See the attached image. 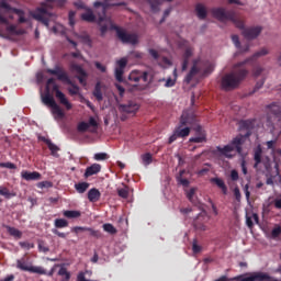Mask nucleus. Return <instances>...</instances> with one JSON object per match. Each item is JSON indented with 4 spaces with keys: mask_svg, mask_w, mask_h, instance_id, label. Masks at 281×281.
Segmentation results:
<instances>
[{
    "mask_svg": "<svg viewBox=\"0 0 281 281\" xmlns=\"http://www.w3.org/2000/svg\"><path fill=\"white\" fill-rule=\"evenodd\" d=\"M267 54H269V50H267V48H261L250 58L235 64L233 70L222 77V89H224V91H234V89H238V87H240V82H243L249 74V70L245 68L247 63H251V60H256L257 58H260V56H267Z\"/></svg>",
    "mask_w": 281,
    "mask_h": 281,
    "instance_id": "f257e3e1",
    "label": "nucleus"
},
{
    "mask_svg": "<svg viewBox=\"0 0 281 281\" xmlns=\"http://www.w3.org/2000/svg\"><path fill=\"white\" fill-rule=\"evenodd\" d=\"M104 1L105 2L95 1V3H94V8H99V5L102 7L103 16H101L99 19L101 36H104V34H106V32H109V30L110 31L115 30L116 36H117V38H120L121 42L127 43L130 45H137V43H139V37L137 36V34L126 33V31L117 27V25H115L113 23V20H111V18L106 16V10H109V8H111V5H124V2H120L116 4H110L109 2H106L109 0H104Z\"/></svg>",
    "mask_w": 281,
    "mask_h": 281,
    "instance_id": "f03ea898",
    "label": "nucleus"
},
{
    "mask_svg": "<svg viewBox=\"0 0 281 281\" xmlns=\"http://www.w3.org/2000/svg\"><path fill=\"white\" fill-rule=\"evenodd\" d=\"M211 12L214 19H217V21H221L222 23H225V21H232L235 27H237L238 30H243L241 34L247 38V41H254V38H258V36H260L262 32L261 26H252L245 29V21L236 16V12L232 10L227 11L224 8H215L212 9Z\"/></svg>",
    "mask_w": 281,
    "mask_h": 281,
    "instance_id": "7ed1b4c3",
    "label": "nucleus"
},
{
    "mask_svg": "<svg viewBox=\"0 0 281 281\" xmlns=\"http://www.w3.org/2000/svg\"><path fill=\"white\" fill-rule=\"evenodd\" d=\"M52 85H53L52 91L55 93V97L57 98V100L64 106H66L67 111H71L74 105H71L69 100H67V97L65 95V93L60 91V89L58 88V85H56V79L49 78L46 81V93L42 95V102L46 104V106H50L53 115H57V117L63 120V117H65V112H63V109H60V105L56 103V100H54V97H52V94L49 93V87H52Z\"/></svg>",
    "mask_w": 281,
    "mask_h": 281,
    "instance_id": "20e7f679",
    "label": "nucleus"
},
{
    "mask_svg": "<svg viewBox=\"0 0 281 281\" xmlns=\"http://www.w3.org/2000/svg\"><path fill=\"white\" fill-rule=\"evenodd\" d=\"M67 0H46L42 3V7L36 8L31 12L32 19L43 23L46 27H49V19H52V13L47 11V8H65Z\"/></svg>",
    "mask_w": 281,
    "mask_h": 281,
    "instance_id": "39448f33",
    "label": "nucleus"
},
{
    "mask_svg": "<svg viewBox=\"0 0 281 281\" xmlns=\"http://www.w3.org/2000/svg\"><path fill=\"white\" fill-rule=\"evenodd\" d=\"M196 122V116H194L193 113L183 112L179 125L176 126L172 135L168 139V144H173V142H177V139L188 137L190 135V127H183V126H192Z\"/></svg>",
    "mask_w": 281,
    "mask_h": 281,
    "instance_id": "423d86ee",
    "label": "nucleus"
},
{
    "mask_svg": "<svg viewBox=\"0 0 281 281\" xmlns=\"http://www.w3.org/2000/svg\"><path fill=\"white\" fill-rule=\"evenodd\" d=\"M244 144H245V136H243V134H239L235 138H233L228 145L224 147L217 146L216 149L218 153L223 155V157H226V159H234L235 155H233L232 153L236 150L238 155H240V153H243Z\"/></svg>",
    "mask_w": 281,
    "mask_h": 281,
    "instance_id": "0eeeda50",
    "label": "nucleus"
},
{
    "mask_svg": "<svg viewBox=\"0 0 281 281\" xmlns=\"http://www.w3.org/2000/svg\"><path fill=\"white\" fill-rule=\"evenodd\" d=\"M128 80L131 82H136L134 85V88L137 91H145V89H148V85H150V74L146 70H132Z\"/></svg>",
    "mask_w": 281,
    "mask_h": 281,
    "instance_id": "6e6552de",
    "label": "nucleus"
},
{
    "mask_svg": "<svg viewBox=\"0 0 281 281\" xmlns=\"http://www.w3.org/2000/svg\"><path fill=\"white\" fill-rule=\"evenodd\" d=\"M50 76H56L57 80H60L61 82H66V85H70L71 88L68 89L70 95H78L80 93V87L71 82V79H69V75L65 69L60 66H55L54 69L48 68L46 70Z\"/></svg>",
    "mask_w": 281,
    "mask_h": 281,
    "instance_id": "1a4fd4ad",
    "label": "nucleus"
},
{
    "mask_svg": "<svg viewBox=\"0 0 281 281\" xmlns=\"http://www.w3.org/2000/svg\"><path fill=\"white\" fill-rule=\"evenodd\" d=\"M207 223H210V215H207V212L202 211L193 221V227L199 232H207L210 229Z\"/></svg>",
    "mask_w": 281,
    "mask_h": 281,
    "instance_id": "9d476101",
    "label": "nucleus"
},
{
    "mask_svg": "<svg viewBox=\"0 0 281 281\" xmlns=\"http://www.w3.org/2000/svg\"><path fill=\"white\" fill-rule=\"evenodd\" d=\"M237 281H278V279L269 276V273L252 272L248 277H245V276L238 277Z\"/></svg>",
    "mask_w": 281,
    "mask_h": 281,
    "instance_id": "9b49d317",
    "label": "nucleus"
},
{
    "mask_svg": "<svg viewBox=\"0 0 281 281\" xmlns=\"http://www.w3.org/2000/svg\"><path fill=\"white\" fill-rule=\"evenodd\" d=\"M16 269H20V271H29V273H45V268L42 266H30L25 259L16 260Z\"/></svg>",
    "mask_w": 281,
    "mask_h": 281,
    "instance_id": "f8f14e48",
    "label": "nucleus"
},
{
    "mask_svg": "<svg viewBox=\"0 0 281 281\" xmlns=\"http://www.w3.org/2000/svg\"><path fill=\"white\" fill-rule=\"evenodd\" d=\"M70 70L74 71V74H77V80L79 81V85H82V87H87V79L89 78V74L82 66L78 64H70Z\"/></svg>",
    "mask_w": 281,
    "mask_h": 281,
    "instance_id": "ddd939ff",
    "label": "nucleus"
},
{
    "mask_svg": "<svg viewBox=\"0 0 281 281\" xmlns=\"http://www.w3.org/2000/svg\"><path fill=\"white\" fill-rule=\"evenodd\" d=\"M93 8H95V10H98L99 8L101 9V13H99L98 19L95 18V14H93V10L86 9V12L81 14V20L86 21L87 23H98V25H100V18L104 16V13L102 12V5L95 7L94 2Z\"/></svg>",
    "mask_w": 281,
    "mask_h": 281,
    "instance_id": "4468645a",
    "label": "nucleus"
},
{
    "mask_svg": "<svg viewBox=\"0 0 281 281\" xmlns=\"http://www.w3.org/2000/svg\"><path fill=\"white\" fill-rule=\"evenodd\" d=\"M0 25H7L8 34H12L14 36H21V34H23V30H18L16 25H14V24L8 25V19L2 16L1 13H0ZM0 36L2 38L5 37V34H3V30H1V29H0Z\"/></svg>",
    "mask_w": 281,
    "mask_h": 281,
    "instance_id": "2eb2a0df",
    "label": "nucleus"
},
{
    "mask_svg": "<svg viewBox=\"0 0 281 281\" xmlns=\"http://www.w3.org/2000/svg\"><path fill=\"white\" fill-rule=\"evenodd\" d=\"M54 225L56 228H53L52 232L55 234V236H58L59 238H67V233H60L58 229H65V227H69V222L65 218H56L54 221Z\"/></svg>",
    "mask_w": 281,
    "mask_h": 281,
    "instance_id": "dca6fc26",
    "label": "nucleus"
},
{
    "mask_svg": "<svg viewBox=\"0 0 281 281\" xmlns=\"http://www.w3.org/2000/svg\"><path fill=\"white\" fill-rule=\"evenodd\" d=\"M193 131L195 132L196 136L189 139L191 144H203V142H207L205 131H203V127L201 125H196L195 127H193Z\"/></svg>",
    "mask_w": 281,
    "mask_h": 281,
    "instance_id": "f3484780",
    "label": "nucleus"
},
{
    "mask_svg": "<svg viewBox=\"0 0 281 281\" xmlns=\"http://www.w3.org/2000/svg\"><path fill=\"white\" fill-rule=\"evenodd\" d=\"M120 111H122V113H137V111H139V104L135 101H128L120 105Z\"/></svg>",
    "mask_w": 281,
    "mask_h": 281,
    "instance_id": "a211bd4d",
    "label": "nucleus"
},
{
    "mask_svg": "<svg viewBox=\"0 0 281 281\" xmlns=\"http://www.w3.org/2000/svg\"><path fill=\"white\" fill-rule=\"evenodd\" d=\"M41 172L38 171H27V170H22L21 171V178L24 181H41Z\"/></svg>",
    "mask_w": 281,
    "mask_h": 281,
    "instance_id": "6ab92c4d",
    "label": "nucleus"
},
{
    "mask_svg": "<svg viewBox=\"0 0 281 281\" xmlns=\"http://www.w3.org/2000/svg\"><path fill=\"white\" fill-rule=\"evenodd\" d=\"M93 126L94 128L98 127V121L93 116L89 119V122H80L77 126V131L79 133H87L89 131V127Z\"/></svg>",
    "mask_w": 281,
    "mask_h": 281,
    "instance_id": "aec40b11",
    "label": "nucleus"
},
{
    "mask_svg": "<svg viewBox=\"0 0 281 281\" xmlns=\"http://www.w3.org/2000/svg\"><path fill=\"white\" fill-rule=\"evenodd\" d=\"M194 52V48L192 47H187L184 53H183V60H182V71H186L188 69V65H190V58H192V54Z\"/></svg>",
    "mask_w": 281,
    "mask_h": 281,
    "instance_id": "412c9836",
    "label": "nucleus"
},
{
    "mask_svg": "<svg viewBox=\"0 0 281 281\" xmlns=\"http://www.w3.org/2000/svg\"><path fill=\"white\" fill-rule=\"evenodd\" d=\"M196 63H198L196 60L193 61V66L191 67L189 74L184 78V82H187V85H190L194 79V76H196L199 71H201L196 66Z\"/></svg>",
    "mask_w": 281,
    "mask_h": 281,
    "instance_id": "4be33fe9",
    "label": "nucleus"
},
{
    "mask_svg": "<svg viewBox=\"0 0 281 281\" xmlns=\"http://www.w3.org/2000/svg\"><path fill=\"white\" fill-rule=\"evenodd\" d=\"M254 168L258 169V166H260V164H262V147L259 145L257 146V148L254 151Z\"/></svg>",
    "mask_w": 281,
    "mask_h": 281,
    "instance_id": "5701e85b",
    "label": "nucleus"
},
{
    "mask_svg": "<svg viewBox=\"0 0 281 281\" xmlns=\"http://www.w3.org/2000/svg\"><path fill=\"white\" fill-rule=\"evenodd\" d=\"M100 170H102V166L100 164H93L90 167H87L85 177H93V175H98Z\"/></svg>",
    "mask_w": 281,
    "mask_h": 281,
    "instance_id": "b1692460",
    "label": "nucleus"
},
{
    "mask_svg": "<svg viewBox=\"0 0 281 281\" xmlns=\"http://www.w3.org/2000/svg\"><path fill=\"white\" fill-rule=\"evenodd\" d=\"M102 196V193H100V190L92 188L88 191V201L90 203H98V200Z\"/></svg>",
    "mask_w": 281,
    "mask_h": 281,
    "instance_id": "393cba45",
    "label": "nucleus"
},
{
    "mask_svg": "<svg viewBox=\"0 0 281 281\" xmlns=\"http://www.w3.org/2000/svg\"><path fill=\"white\" fill-rule=\"evenodd\" d=\"M195 12H196V16L201 21L207 19V9H205V5H203L202 3H198L195 5Z\"/></svg>",
    "mask_w": 281,
    "mask_h": 281,
    "instance_id": "a878e982",
    "label": "nucleus"
},
{
    "mask_svg": "<svg viewBox=\"0 0 281 281\" xmlns=\"http://www.w3.org/2000/svg\"><path fill=\"white\" fill-rule=\"evenodd\" d=\"M210 181L218 187L223 194H227V184H225V181L222 178H211Z\"/></svg>",
    "mask_w": 281,
    "mask_h": 281,
    "instance_id": "bb28decb",
    "label": "nucleus"
},
{
    "mask_svg": "<svg viewBox=\"0 0 281 281\" xmlns=\"http://www.w3.org/2000/svg\"><path fill=\"white\" fill-rule=\"evenodd\" d=\"M92 94L94 95L95 100H98V102H102V100H104V97L102 95V83H95Z\"/></svg>",
    "mask_w": 281,
    "mask_h": 281,
    "instance_id": "cd10ccee",
    "label": "nucleus"
},
{
    "mask_svg": "<svg viewBox=\"0 0 281 281\" xmlns=\"http://www.w3.org/2000/svg\"><path fill=\"white\" fill-rule=\"evenodd\" d=\"M232 42L234 43L235 47L237 49H240V54H245L246 52H249V44L245 46V48H240V40L238 35H232Z\"/></svg>",
    "mask_w": 281,
    "mask_h": 281,
    "instance_id": "c85d7f7f",
    "label": "nucleus"
},
{
    "mask_svg": "<svg viewBox=\"0 0 281 281\" xmlns=\"http://www.w3.org/2000/svg\"><path fill=\"white\" fill-rule=\"evenodd\" d=\"M57 274L63 278L60 281H69V280H71V272H69L67 270V268H65V267H61L58 270Z\"/></svg>",
    "mask_w": 281,
    "mask_h": 281,
    "instance_id": "c756f323",
    "label": "nucleus"
},
{
    "mask_svg": "<svg viewBox=\"0 0 281 281\" xmlns=\"http://www.w3.org/2000/svg\"><path fill=\"white\" fill-rule=\"evenodd\" d=\"M239 128L241 131H251L254 128V121L251 120H243L239 122Z\"/></svg>",
    "mask_w": 281,
    "mask_h": 281,
    "instance_id": "7c9ffc66",
    "label": "nucleus"
},
{
    "mask_svg": "<svg viewBox=\"0 0 281 281\" xmlns=\"http://www.w3.org/2000/svg\"><path fill=\"white\" fill-rule=\"evenodd\" d=\"M75 190H77L78 194H85V192H87V190H89V182L76 183Z\"/></svg>",
    "mask_w": 281,
    "mask_h": 281,
    "instance_id": "2f4dec72",
    "label": "nucleus"
},
{
    "mask_svg": "<svg viewBox=\"0 0 281 281\" xmlns=\"http://www.w3.org/2000/svg\"><path fill=\"white\" fill-rule=\"evenodd\" d=\"M7 231H8V234H10V236H13V238H22L23 237V233L21 231H19L18 228H14L12 226H7Z\"/></svg>",
    "mask_w": 281,
    "mask_h": 281,
    "instance_id": "473e14b6",
    "label": "nucleus"
},
{
    "mask_svg": "<svg viewBox=\"0 0 281 281\" xmlns=\"http://www.w3.org/2000/svg\"><path fill=\"white\" fill-rule=\"evenodd\" d=\"M63 214L66 218H80L82 215L80 211H64Z\"/></svg>",
    "mask_w": 281,
    "mask_h": 281,
    "instance_id": "72a5a7b5",
    "label": "nucleus"
},
{
    "mask_svg": "<svg viewBox=\"0 0 281 281\" xmlns=\"http://www.w3.org/2000/svg\"><path fill=\"white\" fill-rule=\"evenodd\" d=\"M0 8H2V10H5L7 12H14L15 14H21V10L12 9V7H10V4L4 1L0 3Z\"/></svg>",
    "mask_w": 281,
    "mask_h": 281,
    "instance_id": "f704fd0d",
    "label": "nucleus"
},
{
    "mask_svg": "<svg viewBox=\"0 0 281 281\" xmlns=\"http://www.w3.org/2000/svg\"><path fill=\"white\" fill-rule=\"evenodd\" d=\"M183 175H186V170H181L178 177V183H180V186H183L184 188H188V186H190V180L189 179H183Z\"/></svg>",
    "mask_w": 281,
    "mask_h": 281,
    "instance_id": "c9c22d12",
    "label": "nucleus"
},
{
    "mask_svg": "<svg viewBox=\"0 0 281 281\" xmlns=\"http://www.w3.org/2000/svg\"><path fill=\"white\" fill-rule=\"evenodd\" d=\"M46 146H48V149L50 150V155L53 157H58V150H60L59 147H57L54 143H52V140L48 142V145Z\"/></svg>",
    "mask_w": 281,
    "mask_h": 281,
    "instance_id": "e433bc0d",
    "label": "nucleus"
},
{
    "mask_svg": "<svg viewBox=\"0 0 281 281\" xmlns=\"http://www.w3.org/2000/svg\"><path fill=\"white\" fill-rule=\"evenodd\" d=\"M103 229L108 233V234H117V228H115V226H113V224L111 223H106L103 224Z\"/></svg>",
    "mask_w": 281,
    "mask_h": 281,
    "instance_id": "4c0bfd02",
    "label": "nucleus"
},
{
    "mask_svg": "<svg viewBox=\"0 0 281 281\" xmlns=\"http://www.w3.org/2000/svg\"><path fill=\"white\" fill-rule=\"evenodd\" d=\"M142 160L144 166H150L153 164V155L150 153L144 154Z\"/></svg>",
    "mask_w": 281,
    "mask_h": 281,
    "instance_id": "58836bf2",
    "label": "nucleus"
},
{
    "mask_svg": "<svg viewBox=\"0 0 281 281\" xmlns=\"http://www.w3.org/2000/svg\"><path fill=\"white\" fill-rule=\"evenodd\" d=\"M124 68H115V78L117 82H124Z\"/></svg>",
    "mask_w": 281,
    "mask_h": 281,
    "instance_id": "ea45409f",
    "label": "nucleus"
},
{
    "mask_svg": "<svg viewBox=\"0 0 281 281\" xmlns=\"http://www.w3.org/2000/svg\"><path fill=\"white\" fill-rule=\"evenodd\" d=\"M151 12H159V0H148Z\"/></svg>",
    "mask_w": 281,
    "mask_h": 281,
    "instance_id": "a19ab883",
    "label": "nucleus"
},
{
    "mask_svg": "<svg viewBox=\"0 0 281 281\" xmlns=\"http://www.w3.org/2000/svg\"><path fill=\"white\" fill-rule=\"evenodd\" d=\"M93 159L95 161H106V159H109V154H106V153H97V154H94Z\"/></svg>",
    "mask_w": 281,
    "mask_h": 281,
    "instance_id": "79ce46f5",
    "label": "nucleus"
},
{
    "mask_svg": "<svg viewBox=\"0 0 281 281\" xmlns=\"http://www.w3.org/2000/svg\"><path fill=\"white\" fill-rule=\"evenodd\" d=\"M117 195L121 196V199H128V186H125L123 189H117Z\"/></svg>",
    "mask_w": 281,
    "mask_h": 281,
    "instance_id": "37998d69",
    "label": "nucleus"
},
{
    "mask_svg": "<svg viewBox=\"0 0 281 281\" xmlns=\"http://www.w3.org/2000/svg\"><path fill=\"white\" fill-rule=\"evenodd\" d=\"M116 65H117L116 68H119V69H126V65H128V60L123 57L116 61Z\"/></svg>",
    "mask_w": 281,
    "mask_h": 281,
    "instance_id": "c03bdc74",
    "label": "nucleus"
},
{
    "mask_svg": "<svg viewBox=\"0 0 281 281\" xmlns=\"http://www.w3.org/2000/svg\"><path fill=\"white\" fill-rule=\"evenodd\" d=\"M80 41H82V43H85L86 45H89V47H91V36H89V34H82L79 36Z\"/></svg>",
    "mask_w": 281,
    "mask_h": 281,
    "instance_id": "a18cd8bd",
    "label": "nucleus"
},
{
    "mask_svg": "<svg viewBox=\"0 0 281 281\" xmlns=\"http://www.w3.org/2000/svg\"><path fill=\"white\" fill-rule=\"evenodd\" d=\"M0 168H8L9 170H16V165L13 162H0Z\"/></svg>",
    "mask_w": 281,
    "mask_h": 281,
    "instance_id": "49530a36",
    "label": "nucleus"
},
{
    "mask_svg": "<svg viewBox=\"0 0 281 281\" xmlns=\"http://www.w3.org/2000/svg\"><path fill=\"white\" fill-rule=\"evenodd\" d=\"M54 183H52L50 181H42L37 183V188H40L41 190H43V188H53Z\"/></svg>",
    "mask_w": 281,
    "mask_h": 281,
    "instance_id": "de8ad7c7",
    "label": "nucleus"
},
{
    "mask_svg": "<svg viewBox=\"0 0 281 281\" xmlns=\"http://www.w3.org/2000/svg\"><path fill=\"white\" fill-rule=\"evenodd\" d=\"M192 251L193 254H201V246H199L196 239H193Z\"/></svg>",
    "mask_w": 281,
    "mask_h": 281,
    "instance_id": "09e8293b",
    "label": "nucleus"
},
{
    "mask_svg": "<svg viewBox=\"0 0 281 281\" xmlns=\"http://www.w3.org/2000/svg\"><path fill=\"white\" fill-rule=\"evenodd\" d=\"M196 193V189L191 188L187 193V199L192 203L194 199V194Z\"/></svg>",
    "mask_w": 281,
    "mask_h": 281,
    "instance_id": "8fccbe9b",
    "label": "nucleus"
},
{
    "mask_svg": "<svg viewBox=\"0 0 281 281\" xmlns=\"http://www.w3.org/2000/svg\"><path fill=\"white\" fill-rule=\"evenodd\" d=\"M94 67L101 71V74H106V66L102 65L100 61L94 63Z\"/></svg>",
    "mask_w": 281,
    "mask_h": 281,
    "instance_id": "3c124183",
    "label": "nucleus"
},
{
    "mask_svg": "<svg viewBox=\"0 0 281 281\" xmlns=\"http://www.w3.org/2000/svg\"><path fill=\"white\" fill-rule=\"evenodd\" d=\"M0 194L1 196H5L7 199H10V190H8V188L0 187Z\"/></svg>",
    "mask_w": 281,
    "mask_h": 281,
    "instance_id": "603ef678",
    "label": "nucleus"
},
{
    "mask_svg": "<svg viewBox=\"0 0 281 281\" xmlns=\"http://www.w3.org/2000/svg\"><path fill=\"white\" fill-rule=\"evenodd\" d=\"M20 247L23 249H34V244H30L27 241H20Z\"/></svg>",
    "mask_w": 281,
    "mask_h": 281,
    "instance_id": "864d4df0",
    "label": "nucleus"
},
{
    "mask_svg": "<svg viewBox=\"0 0 281 281\" xmlns=\"http://www.w3.org/2000/svg\"><path fill=\"white\" fill-rule=\"evenodd\" d=\"M86 232H90V236H93L94 238H100V232H98V231L86 227Z\"/></svg>",
    "mask_w": 281,
    "mask_h": 281,
    "instance_id": "5fc2aeb1",
    "label": "nucleus"
},
{
    "mask_svg": "<svg viewBox=\"0 0 281 281\" xmlns=\"http://www.w3.org/2000/svg\"><path fill=\"white\" fill-rule=\"evenodd\" d=\"M280 234H281V227L280 226L273 228L272 232H271L272 238H278V236H280Z\"/></svg>",
    "mask_w": 281,
    "mask_h": 281,
    "instance_id": "6e6d98bb",
    "label": "nucleus"
},
{
    "mask_svg": "<svg viewBox=\"0 0 281 281\" xmlns=\"http://www.w3.org/2000/svg\"><path fill=\"white\" fill-rule=\"evenodd\" d=\"M149 54H150V56L153 57L154 60H159V53L156 49L150 48Z\"/></svg>",
    "mask_w": 281,
    "mask_h": 281,
    "instance_id": "4d7b16f0",
    "label": "nucleus"
},
{
    "mask_svg": "<svg viewBox=\"0 0 281 281\" xmlns=\"http://www.w3.org/2000/svg\"><path fill=\"white\" fill-rule=\"evenodd\" d=\"M231 179L232 181H238V171L236 169L231 171Z\"/></svg>",
    "mask_w": 281,
    "mask_h": 281,
    "instance_id": "13d9d810",
    "label": "nucleus"
},
{
    "mask_svg": "<svg viewBox=\"0 0 281 281\" xmlns=\"http://www.w3.org/2000/svg\"><path fill=\"white\" fill-rule=\"evenodd\" d=\"M177 83V80L172 79V78H168L165 87H175V85Z\"/></svg>",
    "mask_w": 281,
    "mask_h": 281,
    "instance_id": "bf43d9fd",
    "label": "nucleus"
},
{
    "mask_svg": "<svg viewBox=\"0 0 281 281\" xmlns=\"http://www.w3.org/2000/svg\"><path fill=\"white\" fill-rule=\"evenodd\" d=\"M244 192H245V195H246V199L247 201H249L250 196H251V192H249V184H246L244 187Z\"/></svg>",
    "mask_w": 281,
    "mask_h": 281,
    "instance_id": "052dcab7",
    "label": "nucleus"
},
{
    "mask_svg": "<svg viewBox=\"0 0 281 281\" xmlns=\"http://www.w3.org/2000/svg\"><path fill=\"white\" fill-rule=\"evenodd\" d=\"M115 87L119 91V95H121V98H122V95H124V93H125L124 87L120 86V83H116Z\"/></svg>",
    "mask_w": 281,
    "mask_h": 281,
    "instance_id": "680f3d73",
    "label": "nucleus"
},
{
    "mask_svg": "<svg viewBox=\"0 0 281 281\" xmlns=\"http://www.w3.org/2000/svg\"><path fill=\"white\" fill-rule=\"evenodd\" d=\"M234 195L236 201H240V190L238 188H235Z\"/></svg>",
    "mask_w": 281,
    "mask_h": 281,
    "instance_id": "e2e57ef3",
    "label": "nucleus"
},
{
    "mask_svg": "<svg viewBox=\"0 0 281 281\" xmlns=\"http://www.w3.org/2000/svg\"><path fill=\"white\" fill-rule=\"evenodd\" d=\"M241 172L243 175H247V162H245V160L241 161Z\"/></svg>",
    "mask_w": 281,
    "mask_h": 281,
    "instance_id": "0e129e2a",
    "label": "nucleus"
},
{
    "mask_svg": "<svg viewBox=\"0 0 281 281\" xmlns=\"http://www.w3.org/2000/svg\"><path fill=\"white\" fill-rule=\"evenodd\" d=\"M274 207H276L277 210H281V199H276V200H274Z\"/></svg>",
    "mask_w": 281,
    "mask_h": 281,
    "instance_id": "69168bd1",
    "label": "nucleus"
},
{
    "mask_svg": "<svg viewBox=\"0 0 281 281\" xmlns=\"http://www.w3.org/2000/svg\"><path fill=\"white\" fill-rule=\"evenodd\" d=\"M181 214H190V212H192L191 207H184V209H180Z\"/></svg>",
    "mask_w": 281,
    "mask_h": 281,
    "instance_id": "338daca9",
    "label": "nucleus"
},
{
    "mask_svg": "<svg viewBox=\"0 0 281 281\" xmlns=\"http://www.w3.org/2000/svg\"><path fill=\"white\" fill-rule=\"evenodd\" d=\"M0 281H14V274H9L4 279H1Z\"/></svg>",
    "mask_w": 281,
    "mask_h": 281,
    "instance_id": "774afa93",
    "label": "nucleus"
}]
</instances>
